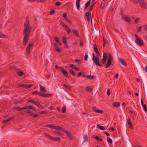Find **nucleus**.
Returning a JSON list of instances; mask_svg holds the SVG:
<instances>
[{
	"instance_id": "nucleus-6",
	"label": "nucleus",
	"mask_w": 147,
	"mask_h": 147,
	"mask_svg": "<svg viewBox=\"0 0 147 147\" xmlns=\"http://www.w3.org/2000/svg\"><path fill=\"white\" fill-rule=\"evenodd\" d=\"M34 43L32 42H30L26 48V52L27 54H29L30 48L32 47Z\"/></svg>"
},
{
	"instance_id": "nucleus-4",
	"label": "nucleus",
	"mask_w": 147,
	"mask_h": 147,
	"mask_svg": "<svg viewBox=\"0 0 147 147\" xmlns=\"http://www.w3.org/2000/svg\"><path fill=\"white\" fill-rule=\"evenodd\" d=\"M44 134L49 139L55 141H60L61 139L59 137L54 138L51 135L46 133H44Z\"/></svg>"
},
{
	"instance_id": "nucleus-24",
	"label": "nucleus",
	"mask_w": 147,
	"mask_h": 147,
	"mask_svg": "<svg viewBox=\"0 0 147 147\" xmlns=\"http://www.w3.org/2000/svg\"><path fill=\"white\" fill-rule=\"evenodd\" d=\"M28 1L30 2L36 1L38 2H42L46 1L45 0H28Z\"/></svg>"
},
{
	"instance_id": "nucleus-34",
	"label": "nucleus",
	"mask_w": 147,
	"mask_h": 147,
	"mask_svg": "<svg viewBox=\"0 0 147 147\" xmlns=\"http://www.w3.org/2000/svg\"><path fill=\"white\" fill-rule=\"evenodd\" d=\"M105 1H103V2H102L101 3V4H100V7L101 8L103 9L104 8V7L105 5Z\"/></svg>"
},
{
	"instance_id": "nucleus-14",
	"label": "nucleus",
	"mask_w": 147,
	"mask_h": 147,
	"mask_svg": "<svg viewBox=\"0 0 147 147\" xmlns=\"http://www.w3.org/2000/svg\"><path fill=\"white\" fill-rule=\"evenodd\" d=\"M63 43L65 44V45L66 48H67L68 47L67 42L66 40L65 37V36L63 37Z\"/></svg>"
},
{
	"instance_id": "nucleus-45",
	"label": "nucleus",
	"mask_w": 147,
	"mask_h": 147,
	"mask_svg": "<svg viewBox=\"0 0 147 147\" xmlns=\"http://www.w3.org/2000/svg\"><path fill=\"white\" fill-rule=\"evenodd\" d=\"M63 86L65 88H67L68 89H71V86H67L65 84H63Z\"/></svg>"
},
{
	"instance_id": "nucleus-1",
	"label": "nucleus",
	"mask_w": 147,
	"mask_h": 147,
	"mask_svg": "<svg viewBox=\"0 0 147 147\" xmlns=\"http://www.w3.org/2000/svg\"><path fill=\"white\" fill-rule=\"evenodd\" d=\"M30 25L28 18L27 17H26V22L24 24L23 34L24 35V36L23 40V44L24 46H26L29 41L28 37L32 28Z\"/></svg>"
},
{
	"instance_id": "nucleus-60",
	"label": "nucleus",
	"mask_w": 147,
	"mask_h": 147,
	"mask_svg": "<svg viewBox=\"0 0 147 147\" xmlns=\"http://www.w3.org/2000/svg\"><path fill=\"white\" fill-rule=\"evenodd\" d=\"M21 103V101H15L14 102V104L15 105H17L18 103Z\"/></svg>"
},
{
	"instance_id": "nucleus-33",
	"label": "nucleus",
	"mask_w": 147,
	"mask_h": 147,
	"mask_svg": "<svg viewBox=\"0 0 147 147\" xmlns=\"http://www.w3.org/2000/svg\"><path fill=\"white\" fill-rule=\"evenodd\" d=\"M62 26L64 28L66 29V30H67L68 29H69V27L66 25H65V24L63 23V22L61 23Z\"/></svg>"
},
{
	"instance_id": "nucleus-30",
	"label": "nucleus",
	"mask_w": 147,
	"mask_h": 147,
	"mask_svg": "<svg viewBox=\"0 0 147 147\" xmlns=\"http://www.w3.org/2000/svg\"><path fill=\"white\" fill-rule=\"evenodd\" d=\"M84 142H85L88 140V138L87 136L86 135H84L83 136Z\"/></svg>"
},
{
	"instance_id": "nucleus-8",
	"label": "nucleus",
	"mask_w": 147,
	"mask_h": 147,
	"mask_svg": "<svg viewBox=\"0 0 147 147\" xmlns=\"http://www.w3.org/2000/svg\"><path fill=\"white\" fill-rule=\"evenodd\" d=\"M59 68L60 69L61 72L66 77L69 78V77L67 72L64 69L61 67H59Z\"/></svg>"
},
{
	"instance_id": "nucleus-20",
	"label": "nucleus",
	"mask_w": 147,
	"mask_h": 147,
	"mask_svg": "<svg viewBox=\"0 0 147 147\" xmlns=\"http://www.w3.org/2000/svg\"><path fill=\"white\" fill-rule=\"evenodd\" d=\"M80 0H77L76 5L78 10H79L80 8Z\"/></svg>"
},
{
	"instance_id": "nucleus-50",
	"label": "nucleus",
	"mask_w": 147,
	"mask_h": 147,
	"mask_svg": "<svg viewBox=\"0 0 147 147\" xmlns=\"http://www.w3.org/2000/svg\"><path fill=\"white\" fill-rule=\"evenodd\" d=\"M66 111V108L65 106L63 107L62 108V112L63 113H65Z\"/></svg>"
},
{
	"instance_id": "nucleus-10",
	"label": "nucleus",
	"mask_w": 147,
	"mask_h": 147,
	"mask_svg": "<svg viewBox=\"0 0 147 147\" xmlns=\"http://www.w3.org/2000/svg\"><path fill=\"white\" fill-rule=\"evenodd\" d=\"M64 132H65L67 134L68 138L70 139L73 140L74 139V137L72 136V134L69 132L67 131H65Z\"/></svg>"
},
{
	"instance_id": "nucleus-53",
	"label": "nucleus",
	"mask_w": 147,
	"mask_h": 147,
	"mask_svg": "<svg viewBox=\"0 0 147 147\" xmlns=\"http://www.w3.org/2000/svg\"><path fill=\"white\" fill-rule=\"evenodd\" d=\"M38 113L40 114H46L47 113V112L45 111H42L39 112Z\"/></svg>"
},
{
	"instance_id": "nucleus-63",
	"label": "nucleus",
	"mask_w": 147,
	"mask_h": 147,
	"mask_svg": "<svg viewBox=\"0 0 147 147\" xmlns=\"http://www.w3.org/2000/svg\"><path fill=\"white\" fill-rule=\"evenodd\" d=\"M103 133L106 134L107 136H110V134H109L107 132H103Z\"/></svg>"
},
{
	"instance_id": "nucleus-25",
	"label": "nucleus",
	"mask_w": 147,
	"mask_h": 147,
	"mask_svg": "<svg viewBox=\"0 0 147 147\" xmlns=\"http://www.w3.org/2000/svg\"><path fill=\"white\" fill-rule=\"evenodd\" d=\"M73 32L75 34L76 37H80L79 34L77 30L75 29H73Z\"/></svg>"
},
{
	"instance_id": "nucleus-40",
	"label": "nucleus",
	"mask_w": 147,
	"mask_h": 147,
	"mask_svg": "<svg viewBox=\"0 0 147 147\" xmlns=\"http://www.w3.org/2000/svg\"><path fill=\"white\" fill-rule=\"evenodd\" d=\"M65 20L69 24H72V23L71 21L68 18H65Z\"/></svg>"
},
{
	"instance_id": "nucleus-27",
	"label": "nucleus",
	"mask_w": 147,
	"mask_h": 147,
	"mask_svg": "<svg viewBox=\"0 0 147 147\" xmlns=\"http://www.w3.org/2000/svg\"><path fill=\"white\" fill-rule=\"evenodd\" d=\"M113 105L116 107H117L120 106V103L119 102H115L113 103Z\"/></svg>"
},
{
	"instance_id": "nucleus-62",
	"label": "nucleus",
	"mask_w": 147,
	"mask_h": 147,
	"mask_svg": "<svg viewBox=\"0 0 147 147\" xmlns=\"http://www.w3.org/2000/svg\"><path fill=\"white\" fill-rule=\"evenodd\" d=\"M109 130H110L111 131H114L115 129L111 127L109 128Z\"/></svg>"
},
{
	"instance_id": "nucleus-32",
	"label": "nucleus",
	"mask_w": 147,
	"mask_h": 147,
	"mask_svg": "<svg viewBox=\"0 0 147 147\" xmlns=\"http://www.w3.org/2000/svg\"><path fill=\"white\" fill-rule=\"evenodd\" d=\"M141 0H130V1L134 4H136L138 3V2L140 3Z\"/></svg>"
},
{
	"instance_id": "nucleus-55",
	"label": "nucleus",
	"mask_w": 147,
	"mask_h": 147,
	"mask_svg": "<svg viewBox=\"0 0 147 147\" xmlns=\"http://www.w3.org/2000/svg\"><path fill=\"white\" fill-rule=\"evenodd\" d=\"M54 48H55V50L57 49L58 48V47L56 43H55L54 44Z\"/></svg>"
},
{
	"instance_id": "nucleus-44",
	"label": "nucleus",
	"mask_w": 147,
	"mask_h": 147,
	"mask_svg": "<svg viewBox=\"0 0 147 147\" xmlns=\"http://www.w3.org/2000/svg\"><path fill=\"white\" fill-rule=\"evenodd\" d=\"M107 140L108 142H109L110 143H111L112 142V140L109 137H108L107 138Z\"/></svg>"
},
{
	"instance_id": "nucleus-46",
	"label": "nucleus",
	"mask_w": 147,
	"mask_h": 147,
	"mask_svg": "<svg viewBox=\"0 0 147 147\" xmlns=\"http://www.w3.org/2000/svg\"><path fill=\"white\" fill-rule=\"evenodd\" d=\"M12 69H13L15 70L16 71H20V69L15 67H12Z\"/></svg>"
},
{
	"instance_id": "nucleus-31",
	"label": "nucleus",
	"mask_w": 147,
	"mask_h": 147,
	"mask_svg": "<svg viewBox=\"0 0 147 147\" xmlns=\"http://www.w3.org/2000/svg\"><path fill=\"white\" fill-rule=\"evenodd\" d=\"M107 54L106 53H105L103 55L102 59L107 60Z\"/></svg>"
},
{
	"instance_id": "nucleus-5",
	"label": "nucleus",
	"mask_w": 147,
	"mask_h": 147,
	"mask_svg": "<svg viewBox=\"0 0 147 147\" xmlns=\"http://www.w3.org/2000/svg\"><path fill=\"white\" fill-rule=\"evenodd\" d=\"M135 42L138 45L140 46H142L144 45L143 40L140 38H136L135 40Z\"/></svg>"
},
{
	"instance_id": "nucleus-29",
	"label": "nucleus",
	"mask_w": 147,
	"mask_h": 147,
	"mask_svg": "<svg viewBox=\"0 0 147 147\" xmlns=\"http://www.w3.org/2000/svg\"><path fill=\"white\" fill-rule=\"evenodd\" d=\"M97 126V127L101 130H104L105 129V128L104 127L101 126L99 124H98Z\"/></svg>"
},
{
	"instance_id": "nucleus-47",
	"label": "nucleus",
	"mask_w": 147,
	"mask_h": 147,
	"mask_svg": "<svg viewBox=\"0 0 147 147\" xmlns=\"http://www.w3.org/2000/svg\"><path fill=\"white\" fill-rule=\"evenodd\" d=\"M26 85L24 84H21L18 86V87H22L26 88Z\"/></svg>"
},
{
	"instance_id": "nucleus-43",
	"label": "nucleus",
	"mask_w": 147,
	"mask_h": 147,
	"mask_svg": "<svg viewBox=\"0 0 147 147\" xmlns=\"http://www.w3.org/2000/svg\"><path fill=\"white\" fill-rule=\"evenodd\" d=\"M142 106L143 107V109L144 111L145 112H146L147 111V108L146 105H142Z\"/></svg>"
},
{
	"instance_id": "nucleus-59",
	"label": "nucleus",
	"mask_w": 147,
	"mask_h": 147,
	"mask_svg": "<svg viewBox=\"0 0 147 147\" xmlns=\"http://www.w3.org/2000/svg\"><path fill=\"white\" fill-rule=\"evenodd\" d=\"M55 51H57L59 53H60L62 51V50L61 49H59V48H58L57 49H56Z\"/></svg>"
},
{
	"instance_id": "nucleus-49",
	"label": "nucleus",
	"mask_w": 147,
	"mask_h": 147,
	"mask_svg": "<svg viewBox=\"0 0 147 147\" xmlns=\"http://www.w3.org/2000/svg\"><path fill=\"white\" fill-rule=\"evenodd\" d=\"M5 37V36L3 33L0 32V38H4Z\"/></svg>"
},
{
	"instance_id": "nucleus-13",
	"label": "nucleus",
	"mask_w": 147,
	"mask_h": 147,
	"mask_svg": "<svg viewBox=\"0 0 147 147\" xmlns=\"http://www.w3.org/2000/svg\"><path fill=\"white\" fill-rule=\"evenodd\" d=\"M118 60L124 66H126L127 65V64L125 61L123 59L121 58H118Z\"/></svg>"
},
{
	"instance_id": "nucleus-12",
	"label": "nucleus",
	"mask_w": 147,
	"mask_h": 147,
	"mask_svg": "<svg viewBox=\"0 0 147 147\" xmlns=\"http://www.w3.org/2000/svg\"><path fill=\"white\" fill-rule=\"evenodd\" d=\"M93 110L96 113H103V111L102 110H100L98 109H97L95 107H93L92 108Z\"/></svg>"
},
{
	"instance_id": "nucleus-64",
	"label": "nucleus",
	"mask_w": 147,
	"mask_h": 147,
	"mask_svg": "<svg viewBox=\"0 0 147 147\" xmlns=\"http://www.w3.org/2000/svg\"><path fill=\"white\" fill-rule=\"evenodd\" d=\"M63 17H64V18L65 19V18H66L67 17V16L66 14L65 13H64L63 14Z\"/></svg>"
},
{
	"instance_id": "nucleus-15",
	"label": "nucleus",
	"mask_w": 147,
	"mask_h": 147,
	"mask_svg": "<svg viewBox=\"0 0 147 147\" xmlns=\"http://www.w3.org/2000/svg\"><path fill=\"white\" fill-rule=\"evenodd\" d=\"M122 19L124 20L125 21L129 22L131 21V20L129 17H127V16H123L122 17Z\"/></svg>"
},
{
	"instance_id": "nucleus-61",
	"label": "nucleus",
	"mask_w": 147,
	"mask_h": 147,
	"mask_svg": "<svg viewBox=\"0 0 147 147\" xmlns=\"http://www.w3.org/2000/svg\"><path fill=\"white\" fill-rule=\"evenodd\" d=\"M73 69H74L76 71H79V70L80 69L78 67H76V66H74V67H73Z\"/></svg>"
},
{
	"instance_id": "nucleus-39",
	"label": "nucleus",
	"mask_w": 147,
	"mask_h": 147,
	"mask_svg": "<svg viewBox=\"0 0 147 147\" xmlns=\"http://www.w3.org/2000/svg\"><path fill=\"white\" fill-rule=\"evenodd\" d=\"M113 59V57L110 53L109 54V56L108 60L111 61L112 59Z\"/></svg>"
},
{
	"instance_id": "nucleus-58",
	"label": "nucleus",
	"mask_w": 147,
	"mask_h": 147,
	"mask_svg": "<svg viewBox=\"0 0 147 147\" xmlns=\"http://www.w3.org/2000/svg\"><path fill=\"white\" fill-rule=\"evenodd\" d=\"M142 30V27L141 26H139L138 30H137V32H140Z\"/></svg>"
},
{
	"instance_id": "nucleus-2",
	"label": "nucleus",
	"mask_w": 147,
	"mask_h": 147,
	"mask_svg": "<svg viewBox=\"0 0 147 147\" xmlns=\"http://www.w3.org/2000/svg\"><path fill=\"white\" fill-rule=\"evenodd\" d=\"M93 47L94 51L96 53V55L95 57L94 53H92V60L94 61V63L96 65H98L100 67H102V65L99 62V56L100 53L98 49L97 45L96 44H94Z\"/></svg>"
},
{
	"instance_id": "nucleus-41",
	"label": "nucleus",
	"mask_w": 147,
	"mask_h": 147,
	"mask_svg": "<svg viewBox=\"0 0 147 147\" xmlns=\"http://www.w3.org/2000/svg\"><path fill=\"white\" fill-rule=\"evenodd\" d=\"M18 75L19 76H21L24 74V73L22 71H20L19 72H17Z\"/></svg>"
},
{
	"instance_id": "nucleus-35",
	"label": "nucleus",
	"mask_w": 147,
	"mask_h": 147,
	"mask_svg": "<svg viewBox=\"0 0 147 147\" xmlns=\"http://www.w3.org/2000/svg\"><path fill=\"white\" fill-rule=\"evenodd\" d=\"M37 106L40 109H42L44 108V107L39 102Z\"/></svg>"
},
{
	"instance_id": "nucleus-21",
	"label": "nucleus",
	"mask_w": 147,
	"mask_h": 147,
	"mask_svg": "<svg viewBox=\"0 0 147 147\" xmlns=\"http://www.w3.org/2000/svg\"><path fill=\"white\" fill-rule=\"evenodd\" d=\"M91 1V0H90L89 1H88L84 7V9L85 10H86L87 7L89 6L90 5V2Z\"/></svg>"
},
{
	"instance_id": "nucleus-28",
	"label": "nucleus",
	"mask_w": 147,
	"mask_h": 147,
	"mask_svg": "<svg viewBox=\"0 0 147 147\" xmlns=\"http://www.w3.org/2000/svg\"><path fill=\"white\" fill-rule=\"evenodd\" d=\"M55 127V125L53 124H49L46 125L45 126V127H49L52 129H54Z\"/></svg>"
},
{
	"instance_id": "nucleus-42",
	"label": "nucleus",
	"mask_w": 147,
	"mask_h": 147,
	"mask_svg": "<svg viewBox=\"0 0 147 147\" xmlns=\"http://www.w3.org/2000/svg\"><path fill=\"white\" fill-rule=\"evenodd\" d=\"M32 106H25V109L28 110L29 109H31L32 108Z\"/></svg>"
},
{
	"instance_id": "nucleus-57",
	"label": "nucleus",
	"mask_w": 147,
	"mask_h": 147,
	"mask_svg": "<svg viewBox=\"0 0 147 147\" xmlns=\"http://www.w3.org/2000/svg\"><path fill=\"white\" fill-rule=\"evenodd\" d=\"M88 57V55H87L86 54L84 56V60L85 61H86L87 60Z\"/></svg>"
},
{
	"instance_id": "nucleus-37",
	"label": "nucleus",
	"mask_w": 147,
	"mask_h": 147,
	"mask_svg": "<svg viewBox=\"0 0 147 147\" xmlns=\"http://www.w3.org/2000/svg\"><path fill=\"white\" fill-rule=\"evenodd\" d=\"M54 132L56 134H57L59 136L62 135V134L59 131H54Z\"/></svg>"
},
{
	"instance_id": "nucleus-22",
	"label": "nucleus",
	"mask_w": 147,
	"mask_h": 147,
	"mask_svg": "<svg viewBox=\"0 0 147 147\" xmlns=\"http://www.w3.org/2000/svg\"><path fill=\"white\" fill-rule=\"evenodd\" d=\"M13 117H9L8 119L6 120H5L3 121H2V123H5L8 122L9 120H11L12 119H13Z\"/></svg>"
},
{
	"instance_id": "nucleus-51",
	"label": "nucleus",
	"mask_w": 147,
	"mask_h": 147,
	"mask_svg": "<svg viewBox=\"0 0 147 147\" xmlns=\"http://www.w3.org/2000/svg\"><path fill=\"white\" fill-rule=\"evenodd\" d=\"M107 61V60L102 59L101 63L102 64H105Z\"/></svg>"
},
{
	"instance_id": "nucleus-23",
	"label": "nucleus",
	"mask_w": 147,
	"mask_h": 147,
	"mask_svg": "<svg viewBox=\"0 0 147 147\" xmlns=\"http://www.w3.org/2000/svg\"><path fill=\"white\" fill-rule=\"evenodd\" d=\"M127 123H128V125L131 128H133L132 123L130 121V119L129 118H128L127 119Z\"/></svg>"
},
{
	"instance_id": "nucleus-7",
	"label": "nucleus",
	"mask_w": 147,
	"mask_h": 147,
	"mask_svg": "<svg viewBox=\"0 0 147 147\" xmlns=\"http://www.w3.org/2000/svg\"><path fill=\"white\" fill-rule=\"evenodd\" d=\"M139 3L142 7L147 9V3L144 0H141Z\"/></svg>"
},
{
	"instance_id": "nucleus-19",
	"label": "nucleus",
	"mask_w": 147,
	"mask_h": 147,
	"mask_svg": "<svg viewBox=\"0 0 147 147\" xmlns=\"http://www.w3.org/2000/svg\"><path fill=\"white\" fill-rule=\"evenodd\" d=\"M13 109L19 111H21L24 110H25L24 107L22 108H20L19 107H17L13 108Z\"/></svg>"
},
{
	"instance_id": "nucleus-26",
	"label": "nucleus",
	"mask_w": 147,
	"mask_h": 147,
	"mask_svg": "<svg viewBox=\"0 0 147 147\" xmlns=\"http://www.w3.org/2000/svg\"><path fill=\"white\" fill-rule=\"evenodd\" d=\"M95 3H94V1H93L91 4V6H90V8L89 9V11H91L93 9V7H94V5L95 4Z\"/></svg>"
},
{
	"instance_id": "nucleus-16",
	"label": "nucleus",
	"mask_w": 147,
	"mask_h": 147,
	"mask_svg": "<svg viewBox=\"0 0 147 147\" xmlns=\"http://www.w3.org/2000/svg\"><path fill=\"white\" fill-rule=\"evenodd\" d=\"M83 77L87 78L90 79H93L95 77L94 76L90 75H84L83 76Z\"/></svg>"
},
{
	"instance_id": "nucleus-11",
	"label": "nucleus",
	"mask_w": 147,
	"mask_h": 147,
	"mask_svg": "<svg viewBox=\"0 0 147 147\" xmlns=\"http://www.w3.org/2000/svg\"><path fill=\"white\" fill-rule=\"evenodd\" d=\"M54 129L58 130L60 131L63 132L65 131V129L59 126H55V125Z\"/></svg>"
},
{
	"instance_id": "nucleus-3",
	"label": "nucleus",
	"mask_w": 147,
	"mask_h": 147,
	"mask_svg": "<svg viewBox=\"0 0 147 147\" xmlns=\"http://www.w3.org/2000/svg\"><path fill=\"white\" fill-rule=\"evenodd\" d=\"M32 94H37L38 95H39L40 96H43L45 97H51L53 95V94H44L42 93L41 92H39L37 91H33V92H32Z\"/></svg>"
},
{
	"instance_id": "nucleus-17",
	"label": "nucleus",
	"mask_w": 147,
	"mask_h": 147,
	"mask_svg": "<svg viewBox=\"0 0 147 147\" xmlns=\"http://www.w3.org/2000/svg\"><path fill=\"white\" fill-rule=\"evenodd\" d=\"M39 86L40 87V90L41 92H46V90L45 88L42 86L41 85H39Z\"/></svg>"
},
{
	"instance_id": "nucleus-18",
	"label": "nucleus",
	"mask_w": 147,
	"mask_h": 147,
	"mask_svg": "<svg viewBox=\"0 0 147 147\" xmlns=\"http://www.w3.org/2000/svg\"><path fill=\"white\" fill-rule=\"evenodd\" d=\"M112 64L111 61L107 60V64L105 66L106 68H107L110 67Z\"/></svg>"
},
{
	"instance_id": "nucleus-36",
	"label": "nucleus",
	"mask_w": 147,
	"mask_h": 147,
	"mask_svg": "<svg viewBox=\"0 0 147 147\" xmlns=\"http://www.w3.org/2000/svg\"><path fill=\"white\" fill-rule=\"evenodd\" d=\"M69 71L70 73L73 75H75L76 74L74 71L71 69H70L69 70Z\"/></svg>"
},
{
	"instance_id": "nucleus-56",
	"label": "nucleus",
	"mask_w": 147,
	"mask_h": 147,
	"mask_svg": "<svg viewBox=\"0 0 147 147\" xmlns=\"http://www.w3.org/2000/svg\"><path fill=\"white\" fill-rule=\"evenodd\" d=\"M39 102H38V101L34 100V102H33V104H34L35 105H36V106H37V105Z\"/></svg>"
},
{
	"instance_id": "nucleus-48",
	"label": "nucleus",
	"mask_w": 147,
	"mask_h": 147,
	"mask_svg": "<svg viewBox=\"0 0 147 147\" xmlns=\"http://www.w3.org/2000/svg\"><path fill=\"white\" fill-rule=\"evenodd\" d=\"M85 16L86 17L90 16V13L89 12H86L85 14Z\"/></svg>"
},
{
	"instance_id": "nucleus-38",
	"label": "nucleus",
	"mask_w": 147,
	"mask_h": 147,
	"mask_svg": "<svg viewBox=\"0 0 147 147\" xmlns=\"http://www.w3.org/2000/svg\"><path fill=\"white\" fill-rule=\"evenodd\" d=\"M85 89L86 91L87 92H89L92 90V88H90L89 87H86Z\"/></svg>"
},
{
	"instance_id": "nucleus-9",
	"label": "nucleus",
	"mask_w": 147,
	"mask_h": 147,
	"mask_svg": "<svg viewBox=\"0 0 147 147\" xmlns=\"http://www.w3.org/2000/svg\"><path fill=\"white\" fill-rule=\"evenodd\" d=\"M26 112L30 114L31 116L34 118H36L39 115L38 114H34L31 111L27 110L26 111Z\"/></svg>"
},
{
	"instance_id": "nucleus-54",
	"label": "nucleus",
	"mask_w": 147,
	"mask_h": 147,
	"mask_svg": "<svg viewBox=\"0 0 147 147\" xmlns=\"http://www.w3.org/2000/svg\"><path fill=\"white\" fill-rule=\"evenodd\" d=\"M55 13V10L54 9H52L50 12V14L51 15L54 14Z\"/></svg>"
},
{
	"instance_id": "nucleus-52",
	"label": "nucleus",
	"mask_w": 147,
	"mask_h": 147,
	"mask_svg": "<svg viewBox=\"0 0 147 147\" xmlns=\"http://www.w3.org/2000/svg\"><path fill=\"white\" fill-rule=\"evenodd\" d=\"M33 86V85L32 84H30L29 85H26V88H30V87H32Z\"/></svg>"
}]
</instances>
